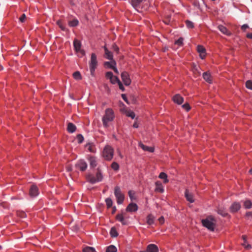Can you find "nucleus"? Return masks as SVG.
<instances>
[{"mask_svg":"<svg viewBox=\"0 0 252 252\" xmlns=\"http://www.w3.org/2000/svg\"><path fill=\"white\" fill-rule=\"evenodd\" d=\"M246 37L248 38L252 39V33H248L246 35Z\"/></svg>","mask_w":252,"mask_h":252,"instance_id":"bf43d9fd","label":"nucleus"},{"mask_svg":"<svg viewBox=\"0 0 252 252\" xmlns=\"http://www.w3.org/2000/svg\"><path fill=\"white\" fill-rule=\"evenodd\" d=\"M87 179L90 183L94 184L96 182H101L103 179V175L98 169L95 177L92 174H89L87 176Z\"/></svg>","mask_w":252,"mask_h":252,"instance_id":"20e7f679","label":"nucleus"},{"mask_svg":"<svg viewBox=\"0 0 252 252\" xmlns=\"http://www.w3.org/2000/svg\"><path fill=\"white\" fill-rule=\"evenodd\" d=\"M185 195L187 200L189 202L193 203L194 201L193 194L189 192V190H186Z\"/></svg>","mask_w":252,"mask_h":252,"instance_id":"a211bd4d","label":"nucleus"},{"mask_svg":"<svg viewBox=\"0 0 252 252\" xmlns=\"http://www.w3.org/2000/svg\"><path fill=\"white\" fill-rule=\"evenodd\" d=\"M89 160L90 162V166L91 167L94 168L96 166L97 164V160L95 157L91 156L89 158Z\"/></svg>","mask_w":252,"mask_h":252,"instance_id":"412c9836","label":"nucleus"},{"mask_svg":"<svg viewBox=\"0 0 252 252\" xmlns=\"http://www.w3.org/2000/svg\"><path fill=\"white\" fill-rule=\"evenodd\" d=\"M218 28L222 33L226 35L229 36L231 34V32H229L225 27L222 25H219Z\"/></svg>","mask_w":252,"mask_h":252,"instance_id":"6ab92c4d","label":"nucleus"},{"mask_svg":"<svg viewBox=\"0 0 252 252\" xmlns=\"http://www.w3.org/2000/svg\"><path fill=\"white\" fill-rule=\"evenodd\" d=\"M75 167L81 171H84L87 168V164L84 160H80L76 164Z\"/></svg>","mask_w":252,"mask_h":252,"instance_id":"9d476101","label":"nucleus"},{"mask_svg":"<svg viewBox=\"0 0 252 252\" xmlns=\"http://www.w3.org/2000/svg\"><path fill=\"white\" fill-rule=\"evenodd\" d=\"M121 78L126 86H129L131 83V79L128 72L124 71L121 73Z\"/></svg>","mask_w":252,"mask_h":252,"instance_id":"1a4fd4ad","label":"nucleus"},{"mask_svg":"<svg viewBox=\"0 0 252 252\" xmlns=\"http://www.w3.org/2000/svg\"><path fill=\"white\" fill-rule=\"evenodd\" d=\"M183 38L182 37L179 38L177 40H176L175 42L176 44H177L179 46H182L183 44Z\"/></svg>","mask_w":252,"mask_h":252,"instance_id":"a18cd8bd","label":"nucleus"},{"mask_svg":"<svg viewBox=\"0 0 252 252\" xmlns=\"http://www.w3.org/2000/svg\"><path fill=\"white\" fill-rule=\"evenodd\" d=\"M79 24V21L77 19H74L72 20L69 21L68 22V25L71 27H74L78 26Z\"/></svg>","mask_w":252,"mask_h":252,"instance_id":"c85d7f7f","label":"nucleus"},{"mask_svg":"<svg viewBox=\"0 0 252 252\" xmlns=\"http://www.w3.org/2000/svg\"><path fill=\"white\" fill-rule=\"evenodd\" d=\"M142 1L143 0H131V3L132 5L136 8L140 5Z\"/></svg>","mask_w":252,"mask_h":252,"instance_id":"c756f323","label":"nucleus"},{"mask_svg":"<svg viewBox=\"0 0 252 252\" xmlns=\"http://www.w3.org/2000/svg\"><path fill=\"white\" fill-rule=\"evenodd\" d=\"M249 28V27L248 25L244 24L242 26L241 29H242V30L245 31V30Z\"/></svg>","mask_w":252,"mask_h":252,"instance_id":"5fc2aeb1","label":"nucleus"},{"mask_svg":"<svg viewBox=\"0 0 252 252\" xmlns=\"http://www.w3.org/2000/svg\"><path fill=\"white\" fill-rule=\"evenodd\" d=\"M241 208V204L239 202H234L230 207L231 212L235 213L237 212Z\"/></svg>","mask_w":252,"mask_h":252,"instance_id":"4468645a","label":"nucleus"},{"mask_svg":"<svg viewBox=\"0 0 252 252\" xmlns=\"http://www.w3.org/2000/svg\"><path fill=\"white\" fill-rule=\"evenodd\" d=\"M114 118V112L112 109L107 108L105 110V114L102 118L103 125L105 127H108Z\"/></svg>","mask_w":252,"mask_h":252,"instance_id":"f257e3e1","label":"nucleus"},{"mask_svg":"<svg viewBox=\"0 0 252 252\" xmlns=\"http://www.w3.org/2000/svg\"><path fill=\"white\" fill-rule=\"evenodd\" d=\"M102 156L106 160H111L114 156V149L110 145H106L102 151Z\"/></svg>","mask_w":252,"mask_h":252,"instance_id":"f03ea898","label":"nucleus"},{"mask_svg":"<svg viewBox=\"0 0 252 252\" xmlns=\"http://www.w3.org/2000/svg\"><path fill=\"white\" fill-rule=\"evenodd\" d=\"M104 49L105 51L104 57L108 60H113V55L112 53L109 51L105 46L104 47Z\"/></svg>","mask_w":252,"mask_h":252,"instance_id":"aec40b11","label":"nucleus"},{"mask_svg":"<svg viewBox=\"0 0 252 252\" xmlns=\"http://www.w3.org/2000/svg\"><path fill=\"white\" fill-rule=\"evenodd\" d=\"M112 49H113L115 52H116L117 53H119V47L117 46V45H116V44H114L112 45Z\"/></svg>","mask_w":252,"mask_h":252,"instance_id":"603ef678","label":"nucleus"},{"mask_svg":"<svg viewBox=\"0 0 252 252\" xmlns=\"http://www.w3.org/2000/svg\"><path fill=\"white\" fill-rule=\"evenodd\" d=\"M243 245L246 247V248H247V249H249L250 248H251V245H245V244H243Z\"/></svg>","mask_w":252,"mask_h":252,"instance_id":"0e129e2a","label":"nucleus"},{"mask_svg":"<svg viewBox=\"0 0 252 252\" xmlns=\"http://www.w3.org/2000/svg\"><path fill=\"white\" fill-rule=\"evenodd\" d=\"M186 24L187 27L189 29H192L194 27V24L191 21L187 20L186 21Z\"/></svg>","mask_w":252,"mask_h":252,"instance_id":"58836bf2","label":"nucleus"},{"mask_svg":"<svg viewBox=\"0 0 252 252\" xmlns=\"http://www.w3.org/2000/svg\"><path fill=\"white\" fill-rule=\"evenodd\" d=\"M158 177L161 179H163V183L165 184H166L169 182V180L167 179V175L164 172H161L159 174Z\"/></svg>","mask_w":252,"mask_h":252,"instance_id":"bb28decb","label":"nucleus"},{"mask_svg":"<svg viewBox=\"0 0 252 252\" xmlns=\"http://www.w3.org/2000/svg\"><path fill=\"white\" fill-rule=\"evenodd\" d=\"M139 146L141 148H142L145 151H148V152H151V153H152L154 151V149L153 147L146 146V145H144L143 144H142V143H139Z\"/></svg>","mask_w":252,"mask_h":252,"instance_id":"4be33fe9","label":"nucleus"},{"mask_svg":"<svg viewBox=\"0 0 252 252\" xmlns=\"http://www.w3.org/2000/svg\"><path fill=\"white\" fill-rule=\"evenodd\" d=\"M192 71L196 76L200 74V72L198 70V68L196 65L193 66L192 68Z\"/></svg>","mask_w":252,"mask_h":252,"instance_id":"37998d69","label":"nucleus"},{"mask_svg":"<svg viewBox=\"0 0 252 252\" xmlns=\"http://www.w3.org/2000/svg\"><path fill=\"white\" fill-rule=\"evenodd\" d=\"M147 252H158V247L155 244H149L147 247Z\"/></svg>","mask_w":252,"mask_h":252,"instance_id":"dca6fc26","label":"nucleus"},{"mask_svg":"<svg viewBox=\"0 0 252 252\" xmlns=\"http://www.w3.org/2000/svg\"><path fill=\"white\" fill-rule=\"evenodd\" d=\"M182 107L187 111H189L190 109V107L188 103L184 104V105H182Z\"/></svg>","mask_w":252,"mask_h":252,"instance_id":"8fccbe9b","label":"nucleus"},{"mask_svg":"<svg viewBox=\"0 0 252 252\" xmlns=\"http://www.w3.org/2000/svg\"><path fill=\"white\" fill-rule=\"evenodd\" d=\"M57 25L59 26V27L63 30V31H64L65 30V27L63 25L61 21H58L57 22Z\"/></svg>","mask_w":252,"mask_h":252,"instance_id":"09e8293b","label":"nucleus"},{"mask_svg":"<svg viewBox=\"0 0 252 252\" xmlns=\"http://www.w3.org/2000/svg\"><path fill=\"white\" fill-rule=\"evenodd\" d=\"M115 211H116V207H114V208H113V212H112V213H114L115 212Z\"/></svg>","mask_w":252,"mask_h":252,"instance_id":"338daca9","label":"nucleus"},{"mask_svg":"<svg viewBox=\"0 0 252 252\" xmlns=\"http://www.w3.org/2000/svg\"><path fill=\"white\" fill-rule=\"evenodd\" d=\"M21 217H22V218H25V217H26V214H25V213H23L22 214Z\"/></svg>","mask_w":252,"mask_h":252,"instance_id":"69168bd1","label":"nucleus"},{"mask_svg":"<svg viewBox=\"0 0 252 252\" xmlns=\"http://www.w3.org/2000/svg\"><path fill=\"white\" fill-rule=\"evenodd\" d=\"M155 191L160 193L163 192L164 189L162 183L160 181H157L155 183Z\"/></svg>","mask_w":252,"mask_h":252,"instance_id":"2eb2a0df","label":"nucleus"},{"mask_svg":"<svg viewBox=\"0 0 252 252\" xmlns=\"http://www.w3.org/2000/svg\"><path fill=\"white\" fill-rule=\"evenodd\" d=\"M76 139L77 140L78 143H82L84 140V137L81 134H79L77 135Z\"/></svg>","mask_w":252,"mask_h":252,"instance_id":"ea45409f","label":"nucleus"},{"mask_svg":"<svg viewBox=\"0 0 252 252\" xmlns=\"http://www.w3.org/2000/svg\"><path fill=\"white\" fill-rule=\"evenodd\" d=\"M172 99L175 103H177L178 104H181L184 101V98L182 97L180 94H177L175 95Z\"/></svg>","mask_w":252,"mask_h":252,"instance_id":"f3484780","label":"nucleus"},{"mask_svg":"<svg viewBox=\"0 0 252 252\" xmlns=\"http://www.w3.org/2000/svg\"><path fill=\"white\" fill-rule=\"evenodd\" d=\"M246 87L247 88L252 90V81L251 80H248L246 82Z\"/></svg>","mask_w":252,"mask_h":252,"instance_id":"79ce46f5","label":"nucleus"},{"mask_svg":"<svg viewBox=\"0 0 252 252\" xmlns=\"http://www.w3.org/2000/svg\"><path fill=\"white\" fill-rule=\"evenodd\" d=\"M83 252H95V249L93 247H86L83 249Z\"/></svg>","mask_w":252,"mask_h":252,"instance_id":"72a5a7b5","label":"nucleus"},{"mask_svg":"<svg viewBox=\"0 0 252 252\" xmlns=\"http://www.w3.org/2000/svg\"><path fill=\"white\" fill-rule=\"evenodd\" d=\"M110 81L112 84H114L116 83H118L120 80L117 76H113L112 79H110Z\"/></svg>","mask_w":252,"mask_h":252,"instance_id":"a19ab883","label":"nucleus"},{"mask_svg":"<svg viewBox=\"0 0 252 252\" xmlns=\"http://www.w3.org/2000/svg\"><path fill=\"white\" fill-rule=\"evenodd\" d=\"M73 46L76 53L80 54L79 56L80 57L85 55V51L81 49V43L79 40L75 39L73 41Z\"/></svg>","mask_w":252,"mask_h":252,"instance_id":"0eeeda50","label":"nucleus"},{"mask_svg":"<svg viewBox=\"0 0 252 252\" xmlns=\"http://www.w3.org/2000/svg\"><path fill=\"white\" fill-rule=\"evenodd\" d=\"M112 69L114 71V72L116 74H119V71H118L117 68L116 67V66H115Z\"/></svg>","mask_w":252,"mask_h":252,"instance_id":"052dcab7","label":"nucleus"},{"mask_svg":"<svg viewBox=\"0 0 252 252\" xmlns=\"http://www.w3.org/2000/svg\"><path fill=\"white\" fill-rule=\"evenodd\" d=\"M126 116L131 117L132 119H134L135 117V114L132 111H128L126 113Z\"/></svg>","mask_w":252,"mask_h":252,"instance_id":"de8ad7c7","label":"nucleus"},{"mask_svg":"<svg viewBox=\"0 0 252 252\" xmlns=\"http://www.w3.org/2000/svg\"><path fill=\"white\" fill-rule=\"evenodd\" d=\"M218 214H220V215H221L223 217H226L228 215L226 211L222 209H219L218 210Z\"/></svg>","mask_w":252,"mask_h":252,"instance_id":"c9c22d12","label":"nucleus"},{"mask_svg":"<svg viewBox=\"0 0 252 252\" xmlns=\"http://www.w3.org/2000/svg\"><path fill=\"white\" fill-rule=\"evenodd\" d=\"M73 76L74 79L76 80H80L81 79V75L79 71H76L73 73Z\"/></svg>","mask_w":252,"mask_h":252,"instance_id":"f704fd0d","label":"nucleus"},{"mask_svg":"<svg viewBox=\"0 0 252 252\" xmlns=\"http://www.w3.org/2000/svg\"><path fill=\"white\" fill-rule=\"evenodd\" d=\"M250 172L252 173V169H251L250 170Z\"/></svg>","mask_w":252,"mask_h":252,"instance_id":"774afa93","label":"nucleus"},{"mask_svg":"<svg viewBox=\"0 0 252 252\" xmlns=\"http://www.w3.org/2000/svg\"><path fill=\"white\" fill-rule=\"evenodd\" d=\"M76 129V126L71 123H69L67 125V131L70 133L74 132Z\"/></svg>","mask_w":252,"mask_h":252,"instance_id":"393cba45","label":"nucleus"},{"mask_svg":"<svg viewBox=\"0 0 252 252\" xmlns=\"http://www.w3.org/2000/svg\"><path fill=\"white\" fill-rule=\"evenodd\" d=\"M86 149L91 153H95V146L93 143H88L85 146Z\"/></svg>","mask_w":252,"mask_h":252,"instance_id":"5701e85b","label":"nucleus"},{"mask_svg":"<svg viewBox=\"0 0 252 252\" xmlns=\"http://www.w3.org/2000/svg\"><path fill=\"white\" fill-rule=\"evenodd\" d=\"M155 218L154 217L151 215H149L147 217V223L149 225H152L154 223Z\"/></svg>","mask_w":252,"mask_h":252,"instance_id":"cd10ccee","label":"nucleus"},{"mask_svg":"<svg viewBox=\"0 0 252 252\" xmlns=\"http://www.w3.org/2000/svg\"><path fill=\"white\" fill-rule=\"evenodd\" d=\"M26 18V15L25 14H23L19 18V21L21 23H24L25 21Z\"/></svg>","mask_w":252,"mask_h":252,"instance_id":"3c124183","label":"nucleus"},{"mask_svg":"<svg viewBox=\"0 0 252 252\" xmlns=\"http://www.w3.org/2000/svg\"><path fill=\"white\" fill-rule=\"evenodd\" d=\"M111 167L113 170L117 171L119 169V165L117 162H113L111 164Z\"/></svg>","mask_w":252,"mask_h":252,"instance_id":"4c0bfd02","label":"nucleus"},{"mask_svg":"<svg viewBox=\"0 0 252 252\" xmlns=\"http://www.w3.org/2000/svg\"><path fill=\"white\" fill-rule=\"evenodd\" d=\"M137 210L138 206L134 203H130L126 208V211L128 212H135Z\"/></svg>","mask_w":252,"mask_h":252,"instance_id":"f8f14e48","label":"nucleus"},{"mask_svg":"<svg viewBox=\"0 0 252 252\" xmlns=\"http://www.w3.org/2000/svg\"><path fill=\"white\" fill-rule=\"evenodd\" d=\"M66 169L68 172H70L72 170V166L68 165L66 166Z\"/></svg>","mask_w":252,"mask_h":252,"instance_id":"13d9d810","label":"nucleus"},{"mask_svg":"<svg viewBox=\"0 0 252 252\" xmlns=\"http://www.w3.org/2000/svg\"><path fill=\"white\" fill-rule=\"evenodd\" d=\"M113 73L111 71L107 72L105 75V77L107 79L110 80L113 76Z\"/></svg>","mask_w":252,"mask_h":252,"instance_id":"c03bdc74","label":"nucleus"},{"mask_svg":"<svg viewBox=\"0 0 252 252\" xmlns=\"http://www.w3.org/2000/svg\"><path fill=\"white\" fill-rule=\"evenodd\" d=\"M252 205V202L250 200H246L244 202V206L246 209L251 208Z\"/></svg>","mask_w":252,"mask_h":252,"instance_id":"2f4dec72","label":"nucleus"},{"mask_svg":"<svg viewBox=\"0 0 252 252\" xmlns=\"http://www.w3.org/2000/svg\"><path fill=\"white\" fill-rule=\"evenodd\" d=\"M118 85H119V89L120 90H121L122 91H124L125 88L123 86L122 83L120 81H119V82L118 83Z\"/></svg>","mask_w":252,"mask_h":252,"instance_id":"864d4df0","label":"nucleus"},{"mask_svg":"<svg viewBox=\"0 0 252 252\" xmlns=\"http://www.w3.org/2000/svg\"><path fill=\"white\" fill-rule=\"evenodd\" d=\"M39 194L38 189L35 185H32L30 189L29 194L32 197L37 196Z\"/></svg>","mask_w":252,"mask_h":252,"instance_id":"9b49d317","label":"nucleus"},{"mask_svg":"<svg viewBox=\"0 0 252 252\" xmlns=\"http://www.w3.org/2000/svg\"><path fill=\"white\" fill-rule=\"evenodd\" d=\"M114 194L117 199V202L119 204H121L123 203L125 196L122 192L120 188L117 186L115 188Z\"/></svg>","mask_w":252,"mask_h":252,"instance_id":"423d86ee","label":"nucleus"},{"mask_svg":"<svg viewBox=\"0 0 252 252\" xmlns=\"http://www.w3.org/2000/svg\"><path fill=\"white\" fill-rule=\"evenodd\" d=\"M197 51L199 53L200 58L204 59L206 57V50L204 47L202 45H198Z\"/></svg>","mask_w":252,"mask_h":252,"instance_id":"ddd939ff","label":"nucleus"},{"mask_svg":"<svg viewBox=\"0 0 252 252\" xmlns=\"http://www.w3.org/2000/svg\"><path fill=\"white\" fill-rule=\"evenodd\" d=\"M127 217L126 216L125 213L118 214L116 217V219L117 220L120 221L123 225L128 224V221L126 220Z\"/></svg>","mask_w":252,"mask_h":252,"instance_id":"6e6552de","label":"nucleus"},{"mask_svg":"<svg viewBox=\"0 0 252 252\" xmlns=\"http://www.w3.org/2000/svg\"><path fill=\"white\" fill-rule=\"evenodd\" d=\"M122 97L123 99L125 100V101H126V103H128L127 99L126 98V95L125 94H123L122 95Z\"/></svg>","mask_w":252,"mask_h":252,"instance_id":"4d7b16f0","label":"nucleus"},{"mask_svg":"<svg viewBox=\"0 0 252 252\" xmlns=\"http://www.w3.org/2000/svg\"><path fill=\"white\" fill-rule=\"evenodd\" d=\"M202 223L204 226L211 231H214L216 224V220L213 217H208L202 220Z\"/></svg>","mask_w":252,"mask_h":252,"instance_id":"7ed1b4c3","label":"nucleus"},{"mask_svg":"<svg viewBox=\"0 0 252 252\" xmlns=\"http://www.w3.org/2000/svg\"><path fill=\"white\" fill-rule=\"evenodd\" d=\"M117 248L113 245H110L107 248L106 252H117Z\"/></svg>","mask_w":252,"mask_h":252,"instance_id":"7c9ffc66","label":"nucleus"},{"mask_svg":"<svg viewBox=\"0 0 252 252\" xmlns=\"http://www.w3.org/2000/svg\"><path fill=\"white\" fill-rule=\"evenodd\" d=\"M134 192L132 191V190H129L128 191V195H129V198H130V199L131 200H133L135 199L134 198Z\"/></svg>","mask_w":252,"mask_h":252,"instance_id":"49530a36","label":"nucleus"},{"mask_svg":"<svg viewBox=\"0 0 252 252\" xmlns=\"http://www.w3.org/2000/svg\"><path fill=\"white\" fill-rule=\"evenodd\" d=\"M97 65V61L96 56L94 53H92L91 55V61L89 63L91 75L94 76V74L95 69Z\"/></svg>","mask_w":252,"mask_h":252,"instance_id":"39448f33","label":"nucleus"},{"mask_svg":"<svg viewBox=\"0 0 252 252\" xmlns=\"http://www.w3.org/2000/svg\"><path fill=\"white\" fill-rule=\"evenodd\" d=\"M133 126L134 128H137L138 127V124L135 122L133 124Z\"/></svg>","mask_w":252,"mask_h":252,"instance_id":"680f3d73","label":"nucleus"},{"mask_svg":"<svg viewBox=\"0 0 252 252\" xmlns=\"http://www.w3.org/2000/svg\"><path fill=\"white\" fill-rule=\"evenodd\" d=\"M105 202L108 208H110L112 206L113 201L111 198H106L105 200Z\"/></svg>","mask_w":252,"mask_h":252,"instance_id":"e433bc0d","label":"nucleus"},{"mask_svg":"<svg viewBox=\"0 0 252 252\" xmlns=\"http://www.w3.org/2000/svg\"><path fill=\"white\" fill-rule=\"evenodd\" d=\"M246 215L248 217L251 216L252 217V212H249L247 213Z\"/></svg>","mask_w":252,"mask_h":252,"instance_id":"e2e57ef3","label":"nucleus"},{"mask_svg":"<svg viewBox=\"0 0 252 252\" xmlns=\"http://www.w3.org/2000/svg\"><path fill=\"white\" fill-rule=\"evenodd\" d=\"M110 61V62H105L104 65L108 68L113 69V67L116 65V63L114 60Z\"/></svg>","mask_w":252,"mask_h":252,"instance_id":"b1692460","label":"nucleus"},{"mask_svg":"<svg viewBox=\"0 0 252 252\" xmlns=\"http://www.w3.org/2000/svg\"><path fill=\"white\" fill-rule=\"evenodd\" d=\"M110 233L112 237H116L118 235V232L114 227L111 228Z\"/></svg>","mask_w":252,"mask_h":252,"instance_id":"473e14b6","label":"nucleus"},{"mask_svg":"<svg viewBox=\"0 0 252 252\" xmlns=\"http://www.w3.org/2000/svg\"><path fill=\"white\" fill-rule=\"evenodd\" d=\"M158 221L160 224H163L164 222V219L163 217L161 216L158 219Z\"/></svg>","mask_w":252,"mask_h":252,"instance_id":"6e6d98bb","label":"nucleus"},{"mask_svg":"<svg viewBox=\"0 0 252 252\" xmlns=\"http://www.w3.org/2000/svg\"><path fill=\"white\" fill-rule=\"evenodd\" d=\"M203 77L206 81H207L209 83H211L212 79L210 74L209 73H208V72L203 73Z\"/></svg>","mask_w":252,"mask_h":252,"instance_id":"a878e982","label":"nucleus"}]
</instances>
